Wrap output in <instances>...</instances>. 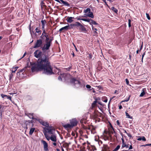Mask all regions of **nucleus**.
Segmentation results:
<instances>
[{
    "instance_id": "nucleus-1",
    "label": "nucleus",
    "mask_w": 151,
    "mask_h": 151,
    "mask_svg": "<svg viewBox=\"0 0 151 151\" xmlns=\"http://www.w3.org/2000/svg\"><path fill=\"white\" fill-rule=\"evenodd\" d=\"M42 53V51L38 50L34 52L35 57L39 58L38 59L37 63H30V65L32 66V72L33 73L35 71H42V74L48 76L54 74L53 68L49 61L48 55L45 54L44 56H41Z\"/></svg>"
},
{
    "instance_id": "nucleus-2",
    "label": "nucleus",
    "mask_w": 151,
    "mask_h": 151,
    "mask_svg": "<svg viewBox=\"0 0 151 151\" xmlns=\"http://www.w3.org/2000/svg\"><path fill=\"white\" fill-rule=\"evenodd\" d=\"M70 83L75 88H79L80 87L84 88H85V85L84 83H81L80 81L74 78L70 79Z\"/></svg>"
},
{
    "instance_id": "nucleus-3",
    "label": "nucleus",
    "mask_w": 151,
    "mask_h": 151,
    "mask_svg": "<svg viewBox=\"0 0 151 151\" xmlns=\"http://www.w3.org/2000/svg\"><path fill=\"white\" fill-rule=\"evenodd\" d=\"M77 27V29L79 31L84 32H86L87 31L86 29L83 25L81 24L79 22H76Z\"/></svg>"
},
{
    "instance_id": "nucleus-4",
    "label": "nucleus",
    "mask_w": 151,
    "mask_h": 151,
    "mask_svg": "<svg viewBox=\"0 0 151 151\" xmlns=\"http://www.w3.org/2000/svg\"><path fill=\"white\" fill-rule=\"evenodd\" d=\"M84 12L85 13L84 15L88 16L91 18H94V15L92 12L91 11V9L90 8H88L84 11Z\"/></svg>"
},
{
    "instance_id": "nucleus-5",
    "label": "nucleus",
    "mask_w": 151,
    "mask_h": 151,
    "mask_svg": "<svg viewBox=\"0 0 151 151\" xmlns=\"http://www.w3.org/2000/svg\"><path fill=\"white\" fill-rule=\"evenodd\" d=\"M51 44L49 42H45L43 46L42 47V49L43 52L46 50H48L51 45Z\"/></svg>"
},
{
    "instance_id": "nucleus-6",
    "label": "nucleus",
    "mask_w": 151,
    "mask_h": 151,
    "mask_svg": "<svg viewBox=\"0 0 151 151\" xmlns=\"http://www.w3.org/2000/svg\"><path fill=\"white\" fill-rule=\"evenodd\" d=\"M42 41L41 39L37 40L35 43L33 48H36L40 47L42 44Z\"/></svg>"
},
{
    "instance_id": "nucleus-7",
    "label": "nucleus",
    "mask_w": 151,
    "mask_h": 151,
    "mask_svg": "<svg viewBox=\"0 0 151 151\" xmlns=\"http://www.w3.org/2000/svg\"><path fill=\"white\" fill-rule=\"evenodd\" d=\"M70 123L71 127L73 128V127L77 125L78 122L76 118H75L70 120Z\"/></svg>"
},
{
    "instance_id": "nucleus-8",
    "label": "nucleus",
    "mask_w": 151,
    "mask_h": 151,
    "mask_svg": "<svg viewBox=\"0 0 151 151\" xmlns=\"http://www.w3.org/2000/svg\"><path fill=\"white\" fill-rule=\"evenodd\" d=\"M35 26H32V27H31V24H30L29 26V29L30 31V32L32 37L33 34H34V32H35Z\"/></svg>"
},
{
    "instance_id": "nucleus-9",
    "label": "nucleus",
    "mask_w": 151,
    "mask_h": 151,
    "mask_svg": "<svg viewBox=\"0 0 151 151\" xmlns=\"http://www.w3.org/2000/svg\"><path fill=\"white\" fill-rule=\"evenodd\" d=\"M41 142L43 143L44 145V148L45 151H49L48 148V144L47 142L45 141L42 140Z\"/></svg>"
},
{
    "instance_id": "nucleus-10",
    "label": "nucleus",
    "mask_w": 151,
    "mask_h": 151,
    "mask_svg": "<svg viewBox=\"0 0 151 151\" xmlns=\"http://www.w3.org/2000/svg\"><path fill=\"white\" fill-rule=\"evenodd\" d=\"M4 106H2L0 104V118L2 119V113L4 111Z\"/></svg>"
},
{
    "instance_id": "nucleus-11",
    "label": "nucleus",
    "mask_w": 151,
    "mask_h": 151,
    "mask_svg": "<svg viewBox=\"0 0 151 151\" xmlns=\"http://www.w3.org/2000/svg\"><path fill=\"white\" fill-rule=\"evenodd\" d=\"M68 30L73 29L75 27H77L76 22L75 24H71L70 25H67Z\"/></svg>"
},
{
    "instance_id": "nucleus-12",
    "label": "nucleus",
    "mask_w": 151,
    "mask_h": 151,
    "mask_svg": "<svg viewBox=\"0 0 151 151\" xmlns=\"http://www.w3.org/2000/svg\"><path fill=\"white\" fill-rule=\"evenodd\" d=\"M24 123L26 125V129H27L29 127H30L31 124L30 123L29 120L25 121L24 122Z\"/></svg>"
},
{
    "instance_id": "nucleus-13",
    "label": "nucleus",
    "mask_w": 151,
    "mask_h": 151,
    "mask_svg": "<svg viewBox=\"0 0 151 151\" xmlns=\"http://www.w3.org/2000/svg\"><path fill=\"white\" fill-rule=\"evenodd\" d=\"M52 127L51 126H49L48 127H47L46 128V129L48 131V132L50 134H52V131L54 130V129L52 128Z\"/></svg>"
},
{
    "instance_id": "nucleus-14",
    "label": "nucleus",
    "mask_w": 151,
    "mask_h": 151,
    "mask_svg": "<svg viewBox=\"0 0 151 151\" xmlns=\"http://www.w3.org/2000/svg\"><path fill=\"white\" fill-rule=\"evenodd\" d=\"M43 126H44L47 127H49V123L47 122H45L43 121L42 120H40V122H39Z\"/></svg>"
},
{
    "instance_id": "nucleus-15",
    "label": "nucleus",
    "mask_w": 151,
    "mask_h": 151,
    "mask_svg": "<svg viewBox=\"0 0 151 151\" xmlns=\"http://www.w3.org/2000/svg\"><path fill=\"white\" fill-rule=\"evenodd\" d=\"M40 29V27H37L36 28L35 30L36 31L35 32H34V34H33L34 37H37V34L39 32V31Z\"/></svg>"
},
{
    "instance_id": "nucleus-16",
    "label": "nucleus",
    "mask_w": 151,
    "mask_h": 151,
    "mask_svg": "<svg viewBox=\"0 0 151 151\" xmlns=\"http://www.w3.org/2000/svg\"><path fill=\"white\" fill-rule=\"evenodd\" d=\"M1 96L3 98L7 99L11 101L12 97L9 96H7L3 94H1Z\"/></svg>"
},
{
    "instance_id": "nucleus-17",
    "label": "nucleus",
    "mask_w": 151,
    "mask_h": 151,
    "mask_svg": "<svg viewBox=\"0 0 151 151\" xmlns=\"http://www.w3.org/2000/svg\"><path fill=\"white\" fill-rule=\"evenodd\" d=\"M63 126L65 129L72 128L70 124H66L63 125Z\"/></svg>"
},
{
    "instance_id": "nucleus-18",
    "label": "nucleus",
    "mask_w": 151,
    "mask_h": 151,
    "mask_svg": "<svg viewBox=\"0 0 151 151\" xmlns=\"http://www.w3.org/2000/svg\"><path fill=\"white\" fill-rule=\"evenodd\" d=\"M74 19V17H68L67 21L68 23H71L73 21V19Z\"/></svg>"
},
{
    "instance_id": "nucleus-19",
    "label": "nucleus",
    "mask_w": 151,
    "mask_h": 151,
    "mask_svg": "<svg viewBox=\"0 0 151 151\" xmlns=\"http://www.w3.org/2000/svg\"><path fill=\"white\" fill-rule=\"evenodd\" d=\"M146 91V89L145 88H143L142 91V92L140 95L139 96L143 97L145 94Z\"/></svg>"
},
{
    "instance_id": "nucleus-20",
    "label": "nucleus",
    "mask_w": 151,
    "mask_h": 151,
    "mask_svg": "<svg viewBox=\"0 0 151 151\" xmlns=\"http://www.w3.org/2000/svg\"><path fill=\"white\" fill-rule=\"evenodd\" d=\"M30 67V66H29V63H27V66H26L25 67H24V68L23 69H21L19 71L20 72V73H22L24 71H25L26 70V69L27 68H29Z\"/></svg>"
},
{
    "instance_id": "nucleus-21",
    "label": "nucleus",
    "mask_w": 151,
    "mask_h": 151,
    "mask_svg": "<svg viewBox=\"0 0 151 151\" xmlns=\"http://www.w3.org/2000/svg\"><path fill=\"white\" fill-rule=\"evenodd\" d=\"M137 140L139 141L142 140L143 141H146V139L144 136H139Z\"/></svg>"
},
{
    "instance_id": "nucleus-22",
    "label": "nucleus",
    "mask_w": 151,
    "mask_h": 151,
    "mask_svg": "<svg viewBox=\"0 0 151 151\" xmlns=\"http://www.w3.org/2000/svg\"><path fill=\"white\" fill-rule=\"evenodd\" d=\"M68 30V27H67V25H66V26L64 27H62L59 30V31L60 32H62L63 31H67Z\"/></svg>"
},
{
    "instance_id": "nucleus-23",
    "label": "nucleus",
    "mask_w": 151,
    "mask_h": 151,
    "mask_svg": "<svg viewBox=\"0 0 151 151\" xmlns=\"http://www.w3.org/2000/svg\"><path fill=\"white\" fill-rule=\"evenodd\" d=\"M50 139L54 142H56L57 141L56 137L55 135H51Z\"/></svg>"
},
{
    "instance_id": "nucleus-24",
    "label": "nucleus",
    "mask_w": 151,
    "mask_h": 151,
    "mask_svg": "<svg viewBox=\"0 0 151 151\" xmlns=\"http://www.w3.org/2000/svg\"><path fill=\"white\" fill-rule=\"evenodd\" d=\"M25 115L26 116H28L30 119H32V117H31V116H33V113H25Z\"/></svg>"
},
{
    "instance_id": "nucleus-25",
    "label": "nucleus",
    "mask_w": 151,
    "mask_h": 151,
    "mask_svg": "<svg viewBox=\"0 0 151 151\" xmlns=\"http://www.w3.org/2000/svg\"><path fill=\"white\" fill-rule=\"evenodd\" d=\"M92 24H93L94 25H99V24L97 23L96 22L93 20V19H92L91 20V22H90V24L92 26Z\"/></svg>"
},
{
    "instance_id": "nucleus-26",
    "label": "nucleus",
    "mask_w": 151,
    "mask_h": 151,
    "mask_svg": "<svg viewBox=\"0 0 151 151\" xmlns=\"http://www.w3.org/2000/svg\"><path fill=\"white\" fill-rule=\"evenodd\" d=\"M35 128H32L30 129L29 132V134L32 135L34 132Z\"/></svg>"
},
{
    "instance_id": "nucleus-27",
    "label": "nucleus",
    "mask_w": 151,
    "mask_h": 151,
    "mask_svg": "<svg viewBox=\"0 0 151 151\" xmlns=\"http://www.w3.org/2000/svg\"><path fill=\"white\" fill-rule=\"evenodd\" d=\"M111 9L112 10V11L113 12H114L115 13H116L117 14L118 11L116 8L114 7V6L112 7L111 8Z\"/></svg>"
},
{
    "instance_id": "nucleus-28",
    "label": "nucleus",
    "mask_w": 151,
    "mask_h": 151,
    "mask_svg": "<svg viewBox=\"0 0 151 151\" xmlns=\"http://www.w3.org/2000/svg\"><path fill=\"white\" fill-rule=\"evenodd\" d=\"M91 20H92V19L89 18H84L83 19V21L89 22L90 23L91 22Z\"/></svg>"
},
{
    "instance_id": "nucleus-29",
    "label": "nucleus",
    "mask_w": 151,
    "mask_h": 151,
    "mask_svg": "<svg viewBox=\"0 0 151 151\" xmlns=\"http://www.w3.org/2000/svg\"><path fill=\"white\" fill-rule=\"evenodd\" d=\"M102 100L104 102L106 103L107 102L108 99L106 97H103L102 98Z\"/></svg>"
},
{
    "instance_id": "nucleus-30",
    "label": "nucleus",
    "mask_w": 151,
    "mask_h": 151,
    "mask_svg": "<svg viewBox=\"0 0 151 151\" xmlns=\"http://www.w3.org/2000/svg\"><path fill=\"white\" fill-rule=\"evenodd\" d=\"M126 115L127 117L128 118L132 119L133 118L132 116H131L127 112H125Z\"/></svg>"
},
{
    "instance_id": "nucleus-31",
    "label": "nucleus",
    "mask_w": 151,
    "mask_h": 151,
    "mask_svg": "<svg viewBox=\"0 0 151 151\" xmlns=\"http://www.w3.org/2000/svg\"><path fill=\"white\" fill-rule=\"evenodd\" d=\"M82 17H86V16H79L77 17L76 18V19H77V20H82L83 21V19L84 18H82Z\"/></svg>"
},
{
    "instance_id": "nucleus-32",
    "label": "nucleus",
    "mask_w": 151,
    "mask_h": 151,
    "mask_svg": "<svg viewBox=\"0 0 151 151\" xmlns=\"http://www.w3.org/2000/svg\"><path fill=\"white\" fill-rule=\"evenodd\" d=\"M44 135L45 137L46 138L47 140L48 141H49L50 139V138H51V137H49L48 136V135L46 134L45 133Z\"/></svg>"
},
{
    "instance_id": "nucleus-33",
    "label": "nucleus",
    "mask_w": 151,
    "mask_h": 151,
    "mask_svg": "<svg viewBox=\"0 0 151 151\" xmlns=\"http://www.w3.org/2000/svg\"><path fill=\"white\" fill-rule=\"evenodd\" d=\"M131 95H129V96L127 98H126V99L123 100L122 102H127L129 100V99L130 98Z\"/></svg>"
},
{
    "instance_id": "nucleus-34",
    "label": "nucleus",
    "mask_w": 151,
    "mask_h": 151,
    "mask_svg": "<svg viewBox=\"0 0 151 151\" xmlns=\"http://www.w3.org/2000/svg\"><path fill=\"white\" fill-rule=\"evenodd\" d=\"M41 22L42 24V26H45V24L46 23V21L45 20H42Z\"/></svg>"
},
{
    "instance_id": "nucleus-35",
    "label": "nucleus",
    "mask_w": 151,
    "mask_h": 151,
    "mask_svg": "<svg viewBox=\"0 0 151 151\" xmlns=\"http://www.w3.org/2000/svg\"><path fill=\"white\" fill-rule=\"evenodd\" d=\"M86 87L87 88L89 89V91H91V86L90 85L88 84L86 86Z\"/></svg>"
},
{
    "instance_id": "nucleus-36",
    "label": "nucleus",
    "mask_w": 151,
    "mask_h": 151,
    "mask_svg": "<svg viewBox=\"0 0 151 151\" xmlns=\"http://www.w3.org/2000/svg\"><path fill=\"white\" fill-rule=\"evenodd\" d=\"M120 147V146L119 145H118L114 149L115 151H117L118 150Z\"/></svg>"
},
{
    "instance_id": "nucleus-37",
    "label": "nucleus",
    "mask_w": 151,
    "mask_h": 151,
    "mask_svg": "<svg viewBox=\"0 0 151 151\" xmlns=\"http://www.w3.org/2000/svg\"><path fill=\"white\" fill-rule=\"evenodd\" d=\"M45 3L43 2V1L42 0L41 1V2L40 3V5L42 6H44L46 7V6L45 5Z\"/></svg>"
},
{
    "instance_id": "nucleus-38",
    "label": "nucleus",
    "mask_w": 151,
    "mask_h": 151,
    "mask_svg": "<svg viewBox=\"0 0 151 151\" xmlns=\"http://www.w3.org/2000/svg\"><path fill=\"white\" fill-rule=\"evenodd\" d=\"M32 119H35V120H36L38 122H40V120H41V119H39L35 118L33 116L32 117Z\"/></svg>"
},
{
    "instance_id": "nucleus-39",
    "label": "nucleus",
    "mask_w": 151,
    "mask_h": 151,
    "mask_svg": "<svg viewBox=\"0 0 151 151\" xmlns=\"http://www.w3.org/2000/svg\"><path fill=\"white\" fill-rule=\"evenodd\" d=\"M13 76V75L12 73H11L9 75V80L11 81L12 79V78Z\"/></svg>"
},
{
    "instance_id": "nucleus-40",
    "label": "nucleus",
    "mask_w": 151,
    "mask_h": 151,
    "mask_svg": "<svg viewBox=\"0 0 151 151\" xmlns=\"http://www.w3.org/2000/svg\"><path fill=\"white\" fill-rule=\"evenodd\" d=\"M125 147H126L127 148L129 147L128 145H126L125 143H124V145H123V144H122V148H123Z\"/></svg>"
},
{
    "instance_id": "nucleus-41",
    "label": "nucleus",
    "mask_w": 151,
    "mask_h": 151,
    "mask_svg": "<svg viewBox=\"0 0 151 151\" xmlns=\"http://www.w3.org/2000/svg\"><path fill=\"white\" fill-rule=\"evenodd\" d=\"M146 17L147 18V19L149 20H150V16L149 14L148 13H146Z\"/></svg>"
},
{
    "instance_id": "nucleus-42",
    "label": "nucleus",
    "mask_w": 151,
    "mask_h": 151,
    "mask_svg": "<svg viewBox=\"0 0 151 151\" xmlns=\"http://www.w3.org/2000/svg\"><path fill=\"white\" fill-rule=\"evenodd\" d=\"M53 40V38L52 37H51V36L50 37V40L49 41V42L51 43V44L52 43V40Z\"/></svg>"
},
{
    "instance_id": "nucleus-43",
    "label": "nucleus",
    "mask_w": 151,
    "mask_h": 151,
    "mask_svg": "<svg viewBox=\"0 0 151 151\" xmlns=\"http://www.w3.org/2000/svg\"><path fill=\"white\" fill-rule=\"evenodd\" d=\"M50 40V37H47V38H46V39L45 40V42H49V41Z\"/></svg>"
},
{
    "instance_id": "nucleus-44",
    "label": "nucleus",
    "mask_w": 151,
    "mask_h": 151,
    "mask_svg": "<svg viewBox=\"0 0 151 151\" xmlns=\"http://www.w3.org/2000/svg\"><path fill=\"white\" fill-rule=\"evenodd\" d=\"M95 129L94 127H93L91 129V133H93V134H94L95 132L93 131H95Z\"/></svg>"
},
{
    "instance_id": "nucleus-45",
    "label": "nucleus",
    "mask_w": 151,
    "mask_h": 151,
    "mask_svg": "<svg viewBox=\"0 0 151 151\" xmlns=\"http://www.w3.org/2000/svg\"><path fill=\"white\" fill-rule=\"evenodd\" d=\"M125 81H126V84L127 85H129V82L127 78H126L125 79Z\"/></svg>"
},
{
    "instance_id": "nucleus-46",
    "label": "nucleus",
    "mask_w": 151,
    "mask_h": 151,
    "mask_svg": "<svg viewBox=\"0 0 151 151\" xmlns=\"http://www.w3.org/2000/svg\"><path fill=\"white\" fill-rule=\"evenodd\" d=\"M26 52H25L24 54L23 55V56H22V58H20L18 60H18H20L22 58H24L26 55Z\"/></svg>"
},
{
    "instance_id": "nucleus-47",
    "label": "nucleus",
    "mask_w": 151,
    "mask_h": 151,
    "mask_svg": "<svg viewBox=\"0 0 151 151\" xmlns=\"http://www.w3.org/2000/svg\"><path fill=\"white\" fill-rule=\"evenodd\" d=\"M27 98L28 99H29L30 100H32V98L29 96H27Z\"/></svg>"
},
{
    "instance_id": "nucleus-48",
    "label": "nucleus",
    "mask_w": 151,
    "mask_h": 151,
    "mask_svg": "<svg viewBox=\"0 0 151 151\" xmlns=\"http://www.w3.org/2000/svg\"><path fill=\"white\" fill-rule=\"evenodd\" d=\"M11 71L13 73H15L16 71V70H14V68H13V67L11 70Z\"/></svg>"
},
{
    "instance_id": "nucleus-49",
    "label": "nucleus",
    "mask_w": 151,
    "mask_h": 151,
    "mask_svg": "<svg viewBox=\"0 0 151 151\" xmlns=\"http://www.w3.org/2000/svg\"><path fill=\"white\" fill-rule=\"evenodd\" d=\"M40 38H41L42 39H44L45 38V36H44V35H43V34H42V35L40 37Z\"/></svg>"
},
{
    "instance_id": "nucleus-50",
    "label": "nucleus",
    "mask_w": 151,
    "mask_h": 151,
    "mask_svg": "<svg viewBox=\"0 0 151 151\" xmlns=\"http://www.w3.org/2000/svg\"><path fill=\"white\" fill-rule=\"evenodd\" d=\"M121 139L122 141V143L123 144V145L124 144V139L123 138V137H122V138H121Z\"/></svg>"
},
{
    "instance_id": "nucleus-51",
    "label": "nucleus",
    "mask_w": 151,
    "mask_h": 151,
    "mask_svg": "<svg viewBox=\"0 0 151 151\" xmlns=\"http://www.w3.org/2000/svg\"><path fill=\"white\" fill-rule=\"evenodd\" d=\"M97 103V100H96L95 101H94L93 103L92 104V105H95L96 104V103Z\"/></svg>"
},
{
    "instance_id": "nucleus-52",
    "label": "nucleus",
    "mask_w": 151,
    "mask_h": 151,
    "mask_svg": "<svg viewBox=\"0 0 151 151\" xmlns=\"http://www.w3.org/2000/svg\"><path fill=\"white\" fill-rule=\"evenodd\" d=\"M58 79L60 81H62V78H61V77L60 76H59L58 77Z\"/></svg>"
},
{
    "instance_id": "nucleus-53",
    "label": "nucleus",
    "mask_w": 151,
    "mask_h": 151,
    "mask_svg": "<svg viewBox=\"0 0 151 151\" xmlns=\"http://www.w3.org/2000/svg\"><path fill=\"white\" fill-rule=\"evenodd\" d=\"M42 32V30H40H40L39 31V32H38V33L37 34V36L40 35L41 34Z\"/></svg>"
},
{
    "instance_id": "nucleus-54",
    "label": "nucleus",
    "mask_w": 151,
    "mask_h": 151,
    "mask_svg": "<svg viewBox=\"0 0 151 151\" xmlns=\"http://www.w3.org/2000/svg\"><path fill=\"white\" fill-rule=\"evenodd\" d=\"M43 32L42 34H43V35H45L46 34V32L45 30V29H43Z\"/></svg>"
},
{
    "instance_id": "nucleus-55",
    "label": "nucleus",
    "mask_w": 151,
    "mask_h": 151,
    "mask_svg": "<svg viewBox=\"0 0 151 151\" xmlns=\"http://www.w3.org/2000/svg\"><path fill=\"white\" fill-rule=\"evenodd\" d=\"M109 123L111 128L112 129V130H114V128L113 126H112L111 124L110 123Z\"/></svg>"
},
{
    "instance_id": "nucleus-56",
    "label": "nucleus",
    "mask_w": 151,
    "mask_h": 151,
    "mask_svg": "<svg viewBox=\"0 0 151 151\" xmlns=\"http://www.w3.org/2000/svg\"><path fill=\"white\" fill-rule=\"evenodd\" d=\"M92 28L93 30H95V31H97L98 30L97 28H94L93 25H92Z\"/></svg>"
},
{
    "instance_id": "nucleus-57",
    "label": "nucleus",
    "mask_w": 151,
    "mask_h": 151,
    "mask_svg": "<svg viewBox=\"0 0 151 151\" xmlns=\"http://www.w3.org/2000/svg\"><path fill=\"white\" fill-rule=\"evenodd\" d=\"M98 88H99V90H101L102 89V88L101 86H98Z\"/></svg>"
},
{
    "instance_id": "nucleus-58",
    "label": "nucleus",
    "mask_w": 151,
    "mask_h": 151,
    "mask_svg": "<svg viewBox=\"0 0 151 151\" xmlns=\"http://www.w3.org/2000/svg\"><path fill=\"white\" fill-rule=\"evenodd\" d=\"M116 124L117 125L119 126L120 127H121V126H120V122L119 120H118L116 121Z\"/></svg>"
},
{
    "instance_id": "nucleus-59",
    "label": "nucleus",
    "mask_w": 151,
    "mask_h": 151,
    "mask_svg": "<svg viewBox=\"0 0 151 151\" xmlns=\"http://www.w3.org/2000/svg\"><path fill=\"white\" fill-rule=\"evenodd\" d=\"M29 121H30V123L31 124H32V127L33 126V123L34 122V121L33 120H29Z\"/></svg>"
},
{
    "instance_id": "nucleus-60",
    "label": "nucleus",
    "mask_w": 151,
    "mask_h": 151,
    "mask_svg": "<svg viewBox=\"0 0 151 151\" xmlns=\"http://www.w3.org/2000/svg\"><path fill=\"white\" fill-rule=\"evenodd\" d=\"M127 134L128 136L130 137V138L132 137V136L131 134L129 133H127Z\"/></svg>"
},
{
    "instance_id": "nucleus-61",
    "label": "nucleus",
    "mask_w": 151,
    "mask_h": 151,
    "mask_svg": "<svg viewBox=\"0 0 151 151\" xmlns=\"http://www.w3.org/2000/svg\"><path fill=\"white\" fill-rule=\"evenodd\" d=\"M71 69V66H70L69 67L66 68V69L68 70L69 71Z\"/></svg>"
},
{
    "instance_id": "nucleus-62",
    "label": "nucleus",
    "mask_w": 151,
    "mask_h": 151,
    "mask_svg": "<svg viewBox=\"0 0 151 151\" xmlns=\"http://www.w3.org/2000/svg\"><path fill=\"white\" fill-rule=\"evenodd\" d=\"M92 55L90 53L89 54V57L90 59H92Z\"/></svg>"
},
{
    "instance_id": "nucleus-63",
    "label": "nucleus",
    "mask_w": 151,
    "mask_h": 151,
    "mask_svg": "<svg viewBox=\"0 0 151 151\" xmlns=\"http://www.w3.org/2000/svg\"><path fill=\"white\" fill-rule=\"evenodd\" d=\"M133 148L132 146V145H130L129 147V150H131Z\"/></svg>"
},
{
    "instance_id": "nucleus-64",
    "label": "nucleus",
    "mask_w": 151,
    "mask_h": 151,
    "mask_svg": "<svg viewBox=\"0 0 151 151\" xmlns=\"http://www.w3.org/2000/svg\"><path fill=\"white\" fill-rule=\"evenodd\" d=\"M143 44L142 43V45L140 46L139 51H140V50L142 49L143 48Z\"/></svg>"
}]
</instances>
